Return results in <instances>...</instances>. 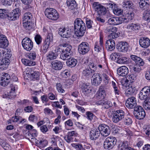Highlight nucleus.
Wrapping results in <instances>:
<instances>
[{
	"instance_id": "f257e3e1",
	"label": "nucleus",
	"mask_w": 150,
	"mask_h": 150,
	"mask_svg": "<svg viewBox=\"0 0 150 150\" xmlns=\"http://www.w3.org/2000/svg\"><path fill=\"white\" fill-rule=\"evenodd\" d=\"M75 34L78 37H82L86 32L85 23L80 18L76 19L74 22Z\"/></svg>"
},
{
	"instance_id": "f03ea898",
	"label": "nucleus",
	"mask_w": 150,
	"mask_h": 150,
	"mask_svg": "<svg viewBox=\"0 0 150 150\" xmlns=\"http://www.w3.org/2000/svg\"><path fill=\"white\" fill-rule=\"evenodd\" d=\"M61 49V54L60 55V58L63 60H68L71 58L72 55V52L71 50L72 47L69 45L64 43L59 45Z\"/></svg>"
},
{
	"instance_id": "7ed1b4c3",
	"label": "nucleus",
	"mask_w": 150,
	"mask_h": 150,
	"mask_svg": "<svg viewBox=\"0 0 150 150\" xmlns=\"http://www.w3.org/2000/svg\"><path fill=\"white\" fill-rule=\"evenodd\" d=\"M108 114L109 116L112 117V121L115 123H117L120 120L124 119L125 117V112L123 110H122L113 111L110 109Z\"/></svg>"
},
{
	"instance_id": "20e7f679",
	"label": "nucleus",
	"mask_w": 150,
	"mask_h": 150,
	"mask_svg": "<svg viewBox=\"0 0 150 150\" xmlns=\"http://www.w3.org/2000/svg\"><path fill=\"white\" fill-rule=\"evenodd\" d=\"M93 7L96 11H97L98 14L101 16H104L106 14L108 18L111 17V15L108 13H107V9L104 6L98 2H94L93 4Z\"/></svg>"
},
{
	"instance_id": "39448f33",
	"label": "nucleus",
	"mask_w": 150,
	"mask_h": 150,
	"mask_svg": "<svg viewBox=\"0 0 150 150\" xmlns=\"http://www.w3.org/2000/svg\"><path fill=\"white\" fill-rule=\"evenodd\" d=\"M45 13L48 18L52 20H56L59 17V14L57 11L52 8H46L45 11Z\"/></svg>"
},
{
	"instance_id": "423d86ee",
	"label": "nucleus",
	"mask_w": 150,
	"mask_h": 150,
	"mask_svg": "<svg viewBox=\"0 0 150 150\" xmlns=\"http://www.w3.org/2000/svg\"><path fill=\"white\" fill-rule=\"evenodd\" d=\"M117 139L114 137H109L106 139L104 143V147L105 149H112L116 144Z\"/></svg>"
},
{
	"instance_id": "0eeeda50",
	"label": "nucleus",
	"mask_w": 150,
	"mask_h": 150,
	"mask_svg": "<svg viewBox=\"0 0 150 150\" xmlns=\"http://www.w3.org/2000/svg\"><path fill=\"white\" fill-rule=\"evenodd\" d=\"M22 44L24 48L27 51L30 50L33 46V42L30 38H27L23 40Z\"/></svg>"
},
{
	"instance_id": "6e6552de",
	"label": "nucleus",
	"mask_w": 150,
	"mask_h": 150,
	"mask_svg": "<svg viewBox=\"0 0 150 150\" xmlns=\"http://www.w3.org/2000/svg\"><path fill=\"white\" fill-rule=\"evenodd\" d=\"M100 134L104 137L108 136L110 134V130L108 126L104 124H102L98 127Z\"/></svg>"
},
{
	"instance_id": "1a4fd4ad",
	"label": "nucleus",
	"mask_w": 150,
	"mask_h": 150,
	"mask_svg": "<svg viewBox=\"0 0 150 150\" xmlns=\"http://www.w3.org/2000/svg\"><path fill=\"white\" fill-rule=\"evenodd\" d=\"M89 50V45L86 42H83L81 43L79 46L78 50L79 53L82 54L87 53Z\"/></svg>"
},
{
	"instance_id": "9d476101",
	"label": "nucleus",
	"mask_w": 150,
	"mask_h": 150,
	"mask_svg": "<svg viewBox=\"0 0 150 150\" xmlns=\"http://www.w3.org/2000/svg\"><path fill=\"white\" fill-rule=\"evenodd\" d=\"M150 92V87L146 86L143 88L140 91L139 94V98L141 100H144L148 98Z\"/></svg>"
},
{
	"instance_id": "9b49d317",
	"label": "nucleus",
	"mask_w": 150,
	"mask_h": 150,
	"mask_svg": "<svg viewBox=\"0 0 150 150\" xmlns=\"http://www.w3.org/2000/svg\"><path fill=\"white\" fill-rule=\"evenodd\" d=\"M137 105L136 98L133 96L129 98L127 100L125 103L126 106L129 108L133 109Z\"/></svg>"
},
{
	"instance_id": "f8f14e48",
	"label": "nucleus",
	"mask_w": 150,
	"mask_h": 150,
	"mask_svg": "<svg viewBox=\"0 0 150 150\" xmlns=\"http://www.w3.org/2000/svg\"><path fill=\"white\" fill-rule=\"evenodd\" d=\"M20 14V10L17 8L14 9L12 12L7 15V16L10 20L15 21L18 19Z\"/></svg>"
},
{
	"instance_id": "ddd939ff",
	"label": "nucleus",
	"mask_w": 150,
	"mask_h": 150,
	"mask_svg": "<svg viewBox=\"0 0 150 150\" xmlns=\"http://www.w3.org/2000/svg\"><path fill=\"white\" fill-rule=\"evenodd\" d=\"M10 76L8 74L4 73L0 78V84L3 86H7L10 82Z\"/></svg>"
},
{
	"instance_id": "4468645a",
	"label": "nucleus",
	"mask_w": 150,
	"mask_h": 150,
	"mask_svg": "<svg viewBox=\"0 0 150 150\" xmlns=\"http://www.w3.org/2000/svg\"><path fill=\"white\" fill-rule=\"evenodd\" d=\"M123 19L121 17H112L110 18L108 20V23L113 25H117L122 23Z\"/></svg>"
},
{
	"instance_id": "2eb2a0df",
	"label": "nucleus",
	"mask_w": 150,
	"mask_h": 150,
	"mask_svg": "<svg viewBox=\"0 0 150 150\" xmlns=\"http://www.w3.org/2000/svg\"><path fill=\"white\" fill-rule=\"evenodd\" d=\"M133 9L132 12L127 13L125 17H121L123 19L122 23H127L132 20L134 16V12H136L137 11L136 8H133Z\"/></svg>"
},
{
	"instance_id": "dca6fc26",
	"label": "nucleus",
	"mask_w": 150,
	"mask_h": 150,
	"mask_svg": "<svg viewBox=\"0 0 150 150\" xmlns=\"http://www.w3.org/2000/svg\"><path fill=\"white\" fill-rule=\"evenodd\" d=\"M100 134V131L99 130L98 128L93 129L90 132L89 137L91 139L95 140L98 138Z\"/></svg>"
},
{
	"instance_id": "f3484780",
	"label": "nucleus",
	"mask_w": 150,
	"mask_h": 150,
	"mask_svg": "<svg viewBox=\"0 0 150 150\" xmlns=\"http://www.w3.org/2000/svg\"><path fill=\"white\" fill-rule=\"evenodd\" d=\"M116 48L120 52H126L128 49V45L126 42H121L116 46Z\"/></svg>"
},
{
	"instance_id": "a211bd4d",
	"label": "nucleus",
	"mask_w": 150,
	"mask_h": 150,
	"mask_svg": "<svg viewBox=\"0 0 150 150\" xmlns=\"http://www.w3.org/2000/svg\"><path fill=\"white\" fill-rule=\"evenodd\" d=\"M139 43L141 47L144 48H146L150 45V40L147 38L141 37L139 39Z\"/></svg>"
},
{
	"instance_id": "6ab92c4d",
	"label": "nucleus",
	"mask_w": 150,
	"mask_h": 150,
	"mask_svg": "<svg viewBox=\"0 0 150 150\" xmlns=\"http://www.w3.org/2000/svg\"><path fill=\"white\" fill-rule=\"evenodd\" d=\"M92 84L94 85H98L100 84L102 80L100 75L99 74L95 73L92 76Z\"/></svg>"
},
{
	"instance_id": "aec40b11",
	"label": "nucleus",
	"mask_w": 150,
	"mask_h": 150,
	"mask_svg": "<svg viewBox=\"0 0 150 150\" xmlns=\"http://www.w3.org/2000/svg\"><path fill=\"white\" fill-rule=\"evenodd\" d=\"M117 74L120 76H124L127 75L129 72L128 68L125 66H122L117 69Z\"/></svg>"
},
{
	"instance_id": "412c9836",
	"label": "nucleus",
	"mask_w": 150,
	"mask_h": 150,
	"mask_svg": "<svg viewBox=\"0 0 150 150\" xmlns=\"http://www.w3.org/2000/svg\"><path fill=\"white\" fill-rule=\"evenodd\" d=\"M10 63L9 59L6 58H2L0 61V69L4 70L6 69Z\"/></svg>"
},
{
	"instance_id": "4be33fe9",
	"label": "nucleus",
	"mask_w": 150,
	"mask_h": 150,
	"mask_svg": "<svg viewBox=\"0 0 150 150\" xmlns=\"http://www.w3.org/2000/svg\"><path fill=\"white\" fill-rule=\"evenodd\" d=\"M105 45L106 48L108 50L112 51L115 48V42L113 40L109 39L106 41Z\"/></svg>"
},
{
	"instance_id": "5701e85b",
	"label": "nucleus",
	"mask_w": 150,
	"mask_h": 150,
	"mask_svg": "<svg viewBox=\"0 0 150 150\" xmlns=\"http://www.w3.org/2000/svg\"><path fill=\"white\" fill-rule=\"evenodd\" d=\"M8 42L6 37L3 35H0V47L4 48L7 46Z\"/></svg>"
},
{
	"instance_id": "b1692460",
	"label": "nucleus",
	"mask_w": 150,
	"mask_h": 150,
	"mask_svg": "<svg viewBox=\"0 0 150 150\" xmlns=\"http://www.w3.org/2000/svg\"><path fill=\"white\" fill-rule=\"evenodd\" d=\"M140 25L138 23L129 24L127 27V29L129 31L138 30L140 29Z\"/></svg>"
},
{
	"instance_id": "393cba45",
	"label": "nucleus",
	"mask_w": 150,
	"mask_h": 150,
	"mask_svg": "<svg viewBox=\"0 0 150 150\" xmlns=\"http://www.w3.org/2000/svg\"><path fill=\"white\" fill-rule=\"evenodd\" d=\"M82 92L84 94H87L91 91L90 84L88 83H83L81 87Z\"/></svg>"
},
{
	"instance_id": "a878e982",
	"label": "nucleus",
	"mask_w": 150,
	"mask_h": 150,
	"mask_svg": "<svg viewBox=\"0 0 150 150\" xmlns=\"http://www.w3.org/2000/svg\"><path fill=\"white\" fill-rule=\"evenodd\" d=\"M97 104L102 105L106 109L111 107L113 105L112 103L109 100L105 101L104 100H100L99 101Z\"/></svg>"
},
{
	"instance_id": "bb28decb",
	"label": "nucleus",
	"mask_w": 150,
	"mask_h": 150,
	"mask_svg": "<svg viewBox=\"0 0 150 150\" xmlns=\"http://www.w3.org/2000/svg\"><path fill=\"white\" fill-rule=\"evenodd\" d=\"M135 87L132 85H129L128 88L126 90L125 94L126 96H129L130 95H132L133 93H136L137 92Z\"/></svg>"
},
{
	"instance_id": "cd10ccee",
	"label": "nucleus",
	"mask_w": 150,
	"mask_h": 150,
	"mask_svg": "<svg viewBox=\"0 0 150 150\" xmlns=\"http://www.w3.org/2000/svg\"><path fill=\"white\" fill-rule=\"evenodd\" d=\"M130 57L132 59L139 65L142 66L144 64V62L143 59L140 57L133 55H131Z\"/></svg>"
},
{
	"instance_id": "c85d7f7f",
	"label": "nucleus",
	"mask_w": 150,
	"mask_h": 150,
	"mask_svg": "<svg viewBox=\"0 0 150 150\" xmlns=\"http://www.w3.org/2000/svg\"><path fill=\"white\" fill-rule=\"evenodd\" d=\"M75 134L74 131L69 132L64 137V139L68 143H70L73 141L74 135Z\"/></svg>"
},
{
	"instance_id": "c756f323",
	"label": "nucleus",
	"mask_w": 150,
	"mask_h": 150,
	"mask_svg": "<svg viewBox=\"0 0 150 150\" xmlns=\"http://www.w3.org/2000/svg\"><path fill=\"white\" fill-rule=\"evenodd\" d=\"M27 72L28 73H27L28 74L30 77L32 78L33 80L37 79L39 77V74L38 72L30 69L27 71Z\"/></svg>"
},
{
	"instance_id": "7c9ffc66",
	"label": "nucleus",
	"mask_w": 150,
	"mask_h": 150,
	"mask_svg": "<svg viewBox=\"0 0 150 150\" xmlns=\"http://www.w3.org/2000/svg\"><path fill=\"white\" fill-rule=\"evenodd\" d=\"M52 68L55 70H61L63 67V64L60 62L54 61L52 63Z\"/></svg>"
},
{
	"instance_id": "2f4dec72",
	"label": "nucleus",
	"mask_w": 150,
	"mask_h": 150,
	"mask_svg": "<svg viewBox=\"0 0 150 150\" xmlns=\"http://www.w3.org/2000/svg\"><path fill=\"white\" fill-rule=\"evenodd\" d=\"M148 0H141L139 2L140 8L142 10H147L149 7V5Z\"/></svg>"
},
{
	"instance_id": "473e14b6",
	"label": "nucleus",
	"mask_w": 150,
	"mask_h": 150,
	"mask_svg": "<svg viewBox=\"0 0 150 150\" xmlns=\"http://www.w3.org/2000/svg\"><path fill=\"white\" fill-rule=\"evenodd\" d=\"M57 51H58V50H55L54 51L50 52L47 56V59L50 60L56 59L58 54Z\"/></svg>"
},
{
	"instance_id": "72a5a7b5",
	"label": "nucleus",
	"mask_w": 150,
	"mask_h": 150,
	"mask_svg": "<svg viewBox=\"0 0 150 150\" xmlns=\"http://www.w3.org/2000/svg\"><path fill=\"white\" fill-rule=\"evenodd\" d=\"M36 145L38 147L43 148L45 147L47 144V140L42 139L41 140H37L35 142Z\"/></svg>"
},
{
	"instance_id": "f704fd0d",
	"label": "nucleus",
	"mask_w": 150,
	"mask_h": 150,
	"mask_svg": "<svg viewBox=\"0 0 150 150\" xmlns=\"http://www.w3.org/2000/svg\"><path fill=\"white\" fill-rule=\"evenodd\" d=\"M67 3L69 9H74L76 7V3L74 0H67Z\"/></svg>"
},
{
	"instance_id": "c9c22d12",
	"label": "nucleus",
	"mask_w": 150,
	"mask_h": 150,
	"mask_svg": "<svg viewBox=\"0 0 150 150\" xmlns=\"http://www.w3.org/2000/svg\"><path fill=\"white\" fill-rule=\"evenodd\" d=\"M128 146V142L127 141H123L119 144L118 147V150H126L127 149Z\"/></svg>"
},
{
	"instance_id": "e433bc0d",
	"label": "nucleus",
	"mask_w": 150,
	"mask_h": 150,
	"mask_svg": "<svg viewBox=\"0 0 150 150\" xmlns=\"http://www.w3.org/2000/svg\"><path fill=\"white\" fill-rule=\"evenodd\" d=\"M97 97L99 99L104 98L105 95V91L104 88L101 87L97 92Z\"/></svg>"
},
{
	"instance_id": "4c0bfd02",
	"label": "nucleus",
	"mask_w": 150,
	"mask_h": 150,
	"mask_svg": "<svg viewBox=\"0 0 150 150\" xmlns=\"http://www.w3.org/2000/svg\"><path fill=\"white\" fill-rule=\"evenodd\" d=\"M77 63V60L73 58L69 59L66 62V64L67 65L71 67H73L75 66Z\"/></svg>"
},
{
	"instance_id": "58836bf2",
	"label": "nucleus",
	"mask_w": 150,
	"mask_h": 150,
	"mask_svg": "<svg viewBox=\"0 0 150 150\" xmlns=\"http://www.w3.org/2000/svg\"><path fill=\"white\" fill-rule=\"evenodd\" d=\"M32 16L31 13L29 12L25 13L23 16V22H26V21H31V20L32 19Z\"/></svg>"
},
{
	"instance_id": "ea45409f",
	"label": "nucleus",
	"mask_w": 150,
	"mask_h": 150,
	"mask_svg": "<svg viewBox=\"0 0 150 150\" xmlns=\"http://www.w3.org/2000/svg\"><path fill=\"white\" fill-rule=\"evenodd\" d=\"M1 54L3 55V58H6L9 59L11 56L10 51L7 49H5L1 51Z\"/></svg>"
},
{
	"instance_id": "a19ab883",
	"label": "nucleus",
	"mask_w": 150,
	"mask_h": 150,
	"mask_svg": "<svg viewBox=\"0 0 150 150\" xmlns=\"http://www.w3.org/2000/svg\"><path fill=\"white\" fill-rule=\"evenodd\" d=\"M135 117L139 120L143 119L145 117L146 114L144 111H140V112H136L134 114Z\"/></svg>"
},
{
	"instance_id": "79ce46f5",
	"label": "nucleus",
	"mask_w": 150,
	"mask_h": 150,
	"mask_svg": "<svg viewBox=\"0 0 150 150\" xmlns=\"http://www.w3.org/2000/svg\"><path fill=\"white\" fill-rule=\"evenodd\" d=\"M116 62L119 64H127L128 63L127 58L120 55L118 59L116 60Z\"/></svg>"
},
{
	"instance_id": "37998d69",
	"label": "nucleus",
	"mask_w": 150,
	"mask_h": 150,
	"mask_svg": "<svg viewBox=\"0 0 150 150\" xmlns=\"http://www.w3.org/2000/svg\"><path fill=\"white\" fill-rule=\"evenodd\" d=\"M22 63L25 65L28 66H33L35 65V62L28 59H21Z\"/></svg>"
},
{
	"instance_id": "c03bdc74",
	"label": "nucleus",
	"mask_w": 150,
	"mask_h": 150,
	"mask_svg": "<svg viewBox=\"0 0 150 150\" xmlns=\"http://www.w3.org/2000/svg\"><path fill=\"white\" fill-rule=\"evenodd\" d=\"M23 26L26 30H30L33 29L32 24L31 21L23 22Z\"/></svg>"
},
{
	"instance_id": "a18cd8bd",
	"label": "nucleus",
	"mask_w": 150,
	"mask_h": 150,
	"mask_svg": "<svg viewBox=\"0 0 150 150\" xmlns=\"http://www.w3.org/2000/svg\"><path fill=\"white\" fill-rule=\"evenodd\" d=\"M52 43L48 42L45 41L44 42L43 46L42 47V52L44 53H45L47 51V50L48 49L49 46L51 45Z\"/></svg>"
},
{
	"instance_id": "49530a36",
	"label": "nucleus",
	"mask_w": 150,
	"mask_h": 150,
	"mask_svg": "<svg viewBox=\"0 0 150 150\" xmlns=\"http://www.w3.org/2000/svg\"><path fill=\"white\" fill-rule=\"evenodd\" d=\"M143 18L145 21L150 20V9L145 10L143 14Z\"/></svg>"
},
{
	"instance_id": "de8ad7c7",
	"label": "nucleus",
	"mask_w": 150,
	"mask_h": 150,
	"mask_svg": "<svg viewBox=\"0 0 150 150\" xmlns=\"http://www.w3.org/2000/svg\"><path fill=\"white\" fill-rule=\"evenodd\" d=\"M0 144L2 147L5 150H10L11 147L9 145L4 141L1 140Z\"/></svg>"
},
{
	"instance_id": "09e8293b",
	"label": "nucleus",
	"mask_w": 150,
	"mask_h": 150,
	"mask_svg": "<svg viewBox=\"0 0 150 150\" xmlns=\"http://www.w3.org/2000/svg\"><path fill=\"white\" fill-rule=\"evenodd\" d=\"M113 11L115 14L117 16H119L122 14L123 11L121 8L117 7L116 6L114 8Z\"/></svg>"
},
{
	"instance_id": "8fccbe9b",
	"label": "nucleus",
	"mask_w": 150,
	"mask_h": 150,
	"mask_svg": "<svg viewBox=\"0 0 150 150\" xmlns=\"http://www.w3.org/2000/svg\"><path fill=\"white\" fill-rule=\"evenodd\" d=\"M144 107L145 110H149L150 109V98H147L144 101V103L143 105Z\"/></svg>"
},
{
	"instance_id": "3c124183",
	"label": "nucleus",
	"mask_w": 150,
	"mask_h": 150,
	"mask_svg": "<svg viewBox=\"0 0 150 150\" xmlns=\"http://www.w3.org/2000/svg\"><path fill=\"white\" fill-rule=\"evenodd\" d=\"M88 67L90 69L91 73H93L96 70V65H95L93 62L89 63Z\"/></svg>"
},
{
	"instance_id": "603ef678",
	"label": "nucleus",
	"mask_w": 150,
	"mask_h": 150,
	"mask_svg": "<svg viewBox=\"0 0 150 150\" xmlns=\"http://www.w3.org/2000/svg\"><path fill=\"white\" fill-rule=\"evenodd\" d=\"M71 30L66 29L62 35L60 36L63 38H68L71 36Z\"/></svg>"
},
{
	"instance_id": "864d4df0",
	"label": "nucleus",
	"mask_w": 150,
	"mask_h": 150,
	"mask_svg": "<svg viewBox=\"0 0 150 150\" xmlns=\"http://www.w3.org/2000/svg\"><path fill=\"white\" fill-rule=\"evenodd\" d=\"M45 41L52 43L53 42V36L52 33H49L45 39Z\"/></svg>"
},
{
	"instance_id": "5fc2aeb1",
	"label": "nucleus",
	"mask_w": 150,
	"mask_h": 150,
	"mask_svg": "<svg viewBox=\"0 0 150 150\" xmlns=\"http://www.w3.org/2000/svg\"><path fill=\"white\" fill-rule=\"evenodd\" d=\"M57 90L59 93H64L65 91L62 87V85L60 83L56 84Z\"/></svg>"
},
{
	"instance_id": "6e6d98bb",
	"label": "nucleus",
	"mask_w": 150,
	"mask_h": 150,
	"mask_svg": "<svg viewBox=\"0 0 150 150\" xmlns=\"http://www.w3.org/2000/svg\"><path fill=\"white\" fill-rule=\"evenodd\" d=\"M106 32L110 34V33L114 32H117V28L115 27H108L106 28Z\"/></svg>"
},
{
	"instance_id": "4d7b16f0",
	"label": "nucleus",
	"mask_w": 150,
	"mask_h": 150,
	"mask_svg": "<svg viewBox=\"0 0 150 150\" xmlns=\"http://www.w3.org/2000/svg\"><path fill=\"white\" fill-rule=\"evenodd\" d=\"M120 54L119 53L116 52L112 53L110 56L111 59L113 61L117 60Z\"/></svg>"
},
{
	"instance_id": "13d9d810",
	"label": "nucleus",
	"mask_w": 150,
	"mask_h": 150,
	"mask_svg": "<svg viewBox=\"0 0 150 150\" xmlns=\"http://www.w3.org/2000/svg\"><path fill=\"white\" fill-rule=\"evenodd\" d=\"M105 4L107 7V8H111L112 10H113L115 6V7L116 6L115 4L111 1H109L108 2L105 3Z\"/></svg>"
},
{
	"instance_id": "bf43d9fd",
	"label": "nucleus",
	"mask_w": 150,
	"mask_h": 150,
	"mask_svg": "<svg viewBox=\"0 0 150 150\" xmlns=\"http://www.w3.org/2000/svg\"><path fill=\"white\" fill-rule=\"evenodd\" d=\"M116 32H114L110 33L108 35V38L109 39L112 40V39L116 38L118 37V34L117 33H116Z\"/></svg>"
},
{
	"instance_id": "052dcab7",
	"label": "nucleus",
	"mask_w": 150,
	"mask_h": 150,
	"mask_svg": "<svg viewBox=\"0 0 150 150\" xmlns=\"http://www.w3.org/2000/svg\"><path fill=\"white\" fill-rule=\"evenodd\" d=\"M1 4L5 6H10L12 3V0H1Z\"/></svg>"
},
{
	"instance_id": "680f3d73",
	"label": "nucleus",
	"mask_w": 150,
	"mask_h": 150,
	"mask_svg": "<svg viewBox=\"0 0 150 150\" xmlns=\"http://www.w3.org/2000/svg\"><path fill=\"white\" fill-rule=\"evenodd\" d=\"M122 120H123V121L125 124L127 125H129L132 123V119L128 117H125L124 119Z\"/></svg>"
},
{
	"instance_id": "e2e57ef3",
	"label": "nucleus",
	"mask_w": 150,
	"mask_h": 150,
	"mask_svg": "<svg viewBox=\"0 0 150 150\" xmlns=\"http://www.w3.org/2000/svg\"><path fill=\"white\" fill-rule=\"evenodd\" d=\"M21 119V117L20 116H16V113L15 117H12L11 121L13 122H17L20 121V122L21 123L22 122Z\"/></svg>"
},
{
	"instance_id": "0e129e2a",
	"label": "nucleus",
	"mask_w": 150,
	"mask_h": 150,
	"mask_svg": "<svg viewBox=\"0 0 150 150\" xmlns=\"http://www.w3.org/2000/svg\"><path fill=\"white\" fill-rule=\"evenodd\" d=\"M35 40L37 44L39 45L42 42V38L39 35H36L35 37Z\"/></svg>"
},
{
	"instance_id": "69168bd1",
	"label": "nucleus",
	"mask_w": 150,
	"mask_h": 150,
	"mask_svg": "<svg viewBox=\"0 0 150 150\" xmlns=\"http://www.w3.org/2000/svg\"><path fill=\"white\" fill-rule=\"evenodd\" d=\"M102 47L103 46L99 45L98 42H96L95 43L94 49L96 51L98 52L101 50Z\"/></svg>"
},
{
	"instance_id": "338daca9",
	"label": "nucleus",
	"mask_w": 150,
	"mask_h": 150,
	"mask_svg": "<svg viewBox=\"0 0 150 150\" xmlns=\"http://www.w3.org/2000/svg\"><path fill=\"white\" fill-rule=\"evenodd\" d=\"M134 108V114L136 113V112L137 113L139 112H140V111H144L143 108L139 105H137Z\"/></svg>"
},
{
	"instance_id": "774afa93",
	"label": "nucleus",
	"mask_w": 150,
	"mask_h": 150,
	"mask_svg": "<svg viewBox=\"0 0 150 150\" xmlns=\"http://www.w3.org/2000/svg\"><path fill=\"white\" fill-rule=\"evenodd\" d=\"M132 69L133 70L135 73H139L140 72L141 68V67L139 66H136L132 68Z\"/></svg>"
}]
</instances>
